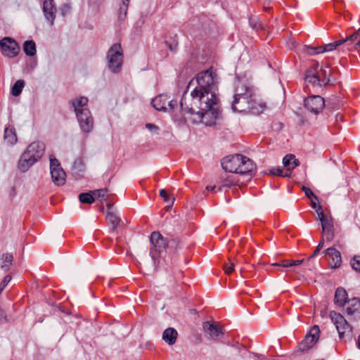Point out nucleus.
I'll return each mask as SVG.
<instances>
[{
  "label": "nucleus",
  "mask_w": 360,
  "mask_h": 360,
  "mask_svg": "<svg viewBox=\"0 0 360 360\" xmlns=\"http://www.w3.org/2000/svg\"><path fill=\"white\" fill-rule=\"evenodd\" d=\"M196 86L190 96H184L180 101L182 112L194 115L193 122H202L207 126L216 124L219 117L217 91V75L210 68L195 77Z\"/></svg>",
  "instance_id": "nucleus-1"
},
{
  "label": "nucleus",
  "mask_w": 360,
  "mask_h": 360,
  "mask_svg": "<svg viewBox=\"0 0 360 360\" xmlns=\"http://www.w3.org/2000/svg\"><path fill=\"white\" fill-rule=\"evenodd\" d=\"M265 107L264 103L256 101L255 88L249 81H238L231 101V108L233 111L259 115Z\"/></svg>",
  "instance_id": "nucleus-2"
},
{
  "label": "nucleus",
  "mask_w": 360,
  "mask_h": 360,
  "mask_svg": "<svg viewBox=\"0 0 360 360\" xmlns=\"http://www.w3.org/2000/svg\"><path fill=\"white\" fill-rule=\"evenodd\" d=\"M222 168L227 172L252 176L256 169V165L248 158L236 154L224 158L221 161Z\"/></svg>",
  "instance_id": "nucleus-3"
},
{
  "label": "nucleus",
  "mask_w": 360,
  "mask_h": 360,
  "mask_svg": "<svg viewBox=\"0 0 360 360\" xmlns=\"http://www.w3.org/2000/svg\"><path fill=\"white\" fill-rule=\"evenodd\" d=\"M45 144L41 141L31 143L21 155L18 161V169L25 172L27 171L35 162L39 161L44 154Z\"/></svg>",
  "instance_id": "nucleus-4"
},
{
  "label": "nucleus",
  "mask_w": 360,
  "mask_h": 360,
  "mask_svg": "<svg viewBox=\"0 0 360 360\" xmlns=\"http://www.w3.org/2000/svg\"><path fill=\"white\" fill-rule=\"evenodd\" d=\"M150 255L155 265L159 263V259L163 252L167 248V240L159 232L154 231L151 233Z\"/></svg>",
  "instance_id": "nucleus-5"
},
{
  "label": "nucleus",
  "mask_w": 360,
  "mask_h": 360,
  "mask_svg": "<svg viewBox=\"0 0 360 360\" xmlns=\"http://www.w3.org/2000/svg\"><path fill=\"white\" fill-rule=\"evenodd\" d=\"M108 68L113 73L120 71L123 63V51L120 44H113L107 53Z\"/></svg>",
  "instance_id": "nucleus-6"
},
{
  "label": "nucleus",
  "mask_w": 360,
  "mask_h": 360,
  "mask_svg": "<svg viewBox=\"0 0 360 360\" xmlns=\"http://www.w3.org/2000/svg\"><path fill=\"white\" fill-rule=\"evenodd\" d=\"M330 317L336 327L340 339L344 338L352 339L354 337L352 326L342 315L333 311L330 312Z\"/></svg>",
  "instance_id": "nucleus-7"
},
{
  "label": "nucleus",
  "mask_w": 360,
  "mask_h": 360,
  "mask_svg": "<svg viewBox=\"0 0 360 360\" xmlns=\"http://www.w3.org/2000/svg\"><path fill=\"white\" fill-rule=\"evenodd\" d=\"M50 173L53 182L57 186H62L65 183L66 174L58 160L53 156L50 155Z\"/></svg>",
  "instance_id": "nucleus-8"
},
{
  "label": "nucleus",
  "mask_w": 360,
  "mask_h": 360,
  "mask_svg": "<svg viewBox=\"0 0 360 360\" xmlns=\"http://www.w3.org/2000/svg\"><path fill=\"white\" fill-rule=\"evenodd\" d=\"M152 105L157 110L170 112L177 106V101L170 100L167 95L161 94L153 99Z\"/></svg>",
  "instance_id": "nucleus-9"
},
{
  "label": "nucleus",
  "mask_w": 360,
  "mask_h": 360,
  "mask_svg": "<svg viewBox=\"0 0 360 360\" xmlns=\"http://www.w3.org/2000/svg\"><path fill=\"white\" fill-rule=\"evenodd\" d=\"M2 53L8 58H13L18 55L20 47L16 41L11 38L5 37L0 41Z\"/></svg>",
  "instance_id": "nucleus-10"
},
{
  "label": "nucleus",
  "mask_w": 360,
  "mask_h": 360,
  "mask_svg": "<svg viewBox=\"0 0 360 360\" xmlns=\"http://www.w3.org/2000/svg\"><path fill=\"white\" fill-rule=\"evenodd\" d=\"M304 104L309 112L317 115L323 110L325 101L321 96H312L304 99Z\"/></svg>",
  "instance_id": "nucleus-11"
},
{
  "label": "nucleus",
  "mask_w": 360,
  "mask_h": 360,
  "mask_svg": "<svg viewBox=\"0 0 360 360\" xmlns=\"http://www.w3.org/2000/svg\"><path fill=\"white\" fill-rule=\"evenodd\" d=\"M79 124L82 131L90 132L94 127V119L89 109H84L82 112L76 114Z\"/></svg>",
  "instance_id": "nucleus-12"
},
{
  "label": "nucleus",
  "mask_w": 360,
  "mask_h": 360,
  "mask_svg": "<svg viewBox=\"0 0 360 360\" xmlns=\"http://www.w3.org/2000/svg\"><path fill=\"white\" fill-rule=\"evenodd\" d=\"M320 330L318 326L312 327L309 333L306 335L304 339L299 345V349L302 352L311 348L319 338Z\"/></svg>",
  "instance_id": "nucleus-13"
},
{
  "label": "nucleus",
  "mask_w": 360,
  "mask_h": 360,
  "mask_svg": "<svg viewBox=\"0 0 360 360\" xmlns=\"http://www.w3.org/2000/svg\"><path fill=\"white\" fill-rule=\"evenodd\" d=\"M304 79L306 82L314 85L321 86L327 84L326 79H321L319 76L318 64H316L314 66L310 68L306 71Z\"/></svg>",
  "instance_id": "nucleus-14"
},
{
  "label": "nucleus",
  "mask_w": 360,
  "mask_h": 360,
  "mask_svg": "<svg viewBox=\"0 0 360 360\" xmlns=\"http://www.w3.org/2000/svg\"><path fill=\"white\" fill-rule=\"evenodd\" d=\"M360 34V28L357 30L355 32H354L352 35L346 37L345 39H342L340 40L335 41L333 43H330L326 44L324 46H319V51L321 53L331 51L337 49V47L342 45L345 43H347L354 39L358 38Z\"/></svg>",
  "instance_id": "nucleus-15"
},
{
  "label": "nucleus",
  "mask_w": 360,
  "mask_h": 360,
  "mask_svg": "<svg viewBox=\"0 0 360 360\" xmlns=\"http://www.w3.org/2000/svg\"><path fill=\"white\" fill-rule=\"evenodd\" d=\"M345 311L347 315L352 316L354 319H360V298L354 297L348 300Z\"/></svg>",
  "instance_id": "nucleus-16"
},
{
  "label": "nucleus",
  "mask_w": 360,
  "mask_h": 360,
  "mask_svg": "<svg viewBox=\"0 0 360 360\" xmlns=\"http://www.w3.org/2000/svg\"><path fill=\"white\" fill-rule=\"evenodd\" d=\"M203 330L210 339L216 340L220 335L223 334L221 328L217 324L205 321L202 325Z\"/></svg>",
  "instance_id": "nucleus-17"
},
{
  "label": "nucleus",
  "mask_w": 360,
  "mask_h": 360,
  "mask_svg": "<svg viewBox=\"0 0 360 360\" xmlns=\"http://www.w3.org/2000/svg\"><path fill=\"white\" fill-rule=\"evenodd\" d=\"M56 9L53 6V0H45L43 4V12L46 20L52 25L55 19Z\"/></svg>",
  "instance_id": "nucleus-18"
},
{
  "label": "nucleus",
  "mask_w": 360,
  "mask_h": 360,
  "mask_svg": "<svg viewBox=\"0 0 360 360\" xmlns=\"http://www.w3.org/2000/svg\"><path fill=\"white\" fill-rule=\"evenodd\" d=\"M324 253L330 257V265L331 268L336 269L340 267L342 263L340 252L334 248H329L324 251Z\"/></svg>",
  "instance_id": "nucleus-19"
},
{
  "label": "nucleus",
  "mask_w": 360,
  "mask_h": 360,
  "mask_svg": "<svg viewBox=\"0 0 360 360\" xmlns=\"http://www.w3.org/2000/svg\"><path fill=\"white\" fill-rule=\"evenodd\" d=\"M321 226L323 236L326 238V240L327 242L332 241L335 237L333 219L328 221H323Z\"/></svg>",
  "instance_id": "nucleus-20"
},
{
  "label": "nucleus",
  "mask_w": 360,
  "mask_h": 360,
  "mask_svg": "<svg viewBox=\"0 0 360 360\" xmlns=\"http://www.w3.org/2000/svg\"><path fill=\"white\" fill-rule=\"evenodd\" d=\"M178 332L174 328H167L162 333L163 340L169 345H173L176 341Z\"/></svg>",
  "instance_id": "nucleus-21"
},
{
  "label": "nucleus",
  "mask_w": 360,
  "mask_h": 360,
  "mask_svg": "<svg viewBox=\"0 0 360 360\" xmlns=\"http://www.w3.org/2000/svg\"><path fill=\"white\" fill-rule=\"evenodd\" d=\"M88 101V98L84 96H80L77 98L72 100L70 103L72 108H74L75 114L79 113V112H82L84 109H88L86 108Z\"/></svg>",
  "instance_id": "nucleus-22"
},
{
  "label": "nucleus",
  "mask_w": 360,
  "mask_h": 360,
  "mask_svg": "<svg viewBox=\"0 0 360 360\" xmlns=\"http://www.w3.org/2000/svg\"><path fill=\"white\" fill-rule=\"evenodd\" d=\"M347 292L343 288H338L335 293L334 301L335 303L339 307L347 305Z\"/></svg>",
  "instance_id": "nucleus-23"
},
{
  "label": "nucleus",
  "mask_w": 360,
  "mask_h": 360,
  "mask_svg": "<svg viewBox=\"0 0 360 360\" xmlns=\"http://www.w3.org/2000/svg\"><path fill=\"white\" fill-rule=\"evenodd\" d=\"M4 139L7 144L14 145L16 143L18 139L13 127L9 126L5 129Z\"/></svg>",
  "instance_id": "nucleus-24"
},
{
  "label": "nucleus",
  "mask_w": 360,
  "mask_h": 360,
  "mask_svg": "<svg viewBox=\"0 0 360 360\" xmlns=\"http://www.w3.org/2000/svg\"><path fill=\"white\" fill-rule=\"evenodd\" d=\"M283 164L287 167L288 170H291L299 166L300 162L294 155L288 154L283 158Z\"/></svg>",
  "instance_id": "nucleus-25"
},
{
  "label": "nucleus",
  "mask_w": 360,
  "mask_h": 360,
  "mask_svg": "<svg viewBox=\"0 0 360 360\" xmlns=\"http://www.w3.org/2000/svg\"><path fill=\"white\" fill-rule=\"evenodd\" d=\"M106 219L112 226V231H114L120 224V217L113 212L108 211L106 214Z\"/></svg>",
  "instance_id": "nucleus-26"
},
{
  "label": "nucleus",
  "mask_w": 360,
  "mask_h": 360,
  "mask_svg": "<svg viewBox=\"0 0 360 360\" xmlns=\"http://www.w3.org/2000/svg\"><path fill=\"white\" fill-rule=\"evenodd\" d=\"M23 51L27 56H34L37 52L35 43L32 40L26 41L23 44Z\"/></svg>",
  "instance_id": "nucleus-27"
},
{
  "label": "nucleus",
  "mask_w": 360,
  "mask_h": 360,
  "mask_svg": "<svg viewBox=\"0 0 360 360\" xmlns=\"http://www.w3.org/2000/svg\"><path fill=\"white\" fill-rule=\"evenodd\" d=\"M25 81L22 79L16 81L11 88V94L14 96H20L25 86Z\"/></svg>",
  "instance_id": "nucleus-28"
},
{
  "label": "nucleus",
  "mask_w": 360,
  "mask_h": 360,
  "mask_svg": "<svg viewBox=\"0 0 360 360\" xmlns=\"http://www.w3.org/2000/svg\"><path fill=\"white\" fill-rule=\"evenodd\" d=\"M108 190L107 188H101L93 191L92 193L94 194L95 199L96 198L103 202L108 200Z\"/></svg>",
  "instance_id": "nucleus-29"
},
{
  "label": "nucleus",
  "mask_w": 360,
  "mask_h": 360,
  "mask_svg": "<svg viewBox=\"0 0 360 360\" xmlns=\"http://www.w3.org/2000/svg\"><path fill=\"white\" fill-rule=\"evenodd\" d=\"M2 259H4V262L1 267L4 271H7L12 264L13 257L11 254L6 253L2 255Z\"/></svg>",
  "instance_id": "nucleus-30"
},
{
  "label": "nucleus",
  "mask_w": 360,
  "mask_h": 360,
  "mask_svg": "<svg viewBox=\"0 0 360 360\" xmlns=\"http://www.w3.org/2000/svg\"><path fill=\"white\" fill-rule=\"evenodd\" d=\"M79 200L82 203L92 204L95 201V198L92 191L91 193H82L79 195Z\"/></svg>",
  "instance_id": "nucleus-31"
},
{
  "label": "nucleus",
  "mask_w": 360,
  "mask_h": 360,
  "mask_svg": "<svg viewBox=\"0 0 360 360\" xmlns=\"http://www.w3.org/2000/svg\"><path fill=\"white\" fill-rule=\"evenodd\" d=\"M167 248L176 252L178 249L181 248V243L178 238H171L167 240Z\"/></svg>",
  "instance_id": "nucleus-32"
},
{
  "label": "nucleus",
  "mask_w": 360,
  "mask_h": 360,
  "mask_svg": "<svg viewBox=\"0 0 360 360\" xmlns=\"http://www.w3.org/2000/svg\"><path fill=\"white\" fill-rule=\"evenodd\" d=\"M128 10V3L122 2L120 5V9H119V14H118V18L120 20H123L127 13Z\"/></svg>",
  "instance_id": "nucleus-33"
},
{
  "label": "nucleus",
  "mask_w": 360,
  "mask_h": 360,
  "mask_svg": "<svg viewBox=\"0 0 360 360\" xmlns=\"http://www.w3.org/2000/svg\"><path fill=\"white\" fill-rule=\"evenodd\" d=\"M350 264L354 271L360 272V256H354L350 262Z\"/></svg>",
  "instance_id": "nucleus-34"
},
{
  "label": "nucleus",
  "mask_w": 360,
  "mask_h": 360,
  "mask_svg": "<svg viewBox=\"0 0 360 360\" xmlns=\"http://www.w3.org/2000/svg\"><path fill=\"white\" fill-rule=\"evenodd\" d=\"M235 262L229 259V262L224 264V270L226 274H230L234 271Z\"/></svg>",
  "instance_id": "nucleus-35"
},
{
  "label": "nucleus",
  "mask_w": 360,
  "mask_h": 360,
  "mask_svg": "<svg viewBox=\"0 0 360 360\" xmlns=\"http://www.w3.org/2000/svg\"><path fill=\"white\" fill-rule=\"evenodd\" d=\"M237 184V181L233 178V176H227L223 180V186L230 187L233 185H236Z\"/></svg>",
  "instance_id": "nucleus-36"
},
{
  "label": "nucleus",
  "mask_w": 360,
  "mask_h": 360,
  "mask_svg": "<svg viewBox=\"0 0 360 360\" xmlns=\"http://www.w3.org/2000/svg\"><path fill=\"white\" fill-rule=\"evenodd\" d=\"M304 49L306 53L311 56L321 53V51H319V46L314 47L311 46H305Z\"/></svg>",
  "instance_id": "nucleus-37"
},
{
  "label": "nucleus",
  "mask_w": 360,
  "mask_h": 360,
  "mask_svg": "<svg viewBox=\"0 0 360 360\" xmlns=\"http://www.w3.org/2000/svg\"><path fill=\"white\" fill-rule=\"evenodd\" d=\"M302 191L304 192L305 195L309 198V199H315L316 201H318V198L314 195V193L312 192V191L307 187L303 186Z\"/></svg>",
  "instance_id": "nucleus-38"
},
{
  "label": "nucleus",
  "mask_w": 360,
  "mask_h": 360,
  "mask_svg": "<svg viewBox=\"0 0 360 360\" xmlns=\"http://www.w3.org/2000/svg\"><path fill=\"white\" fill-rule=\"evenodd\" d=\"M319 76L321 77V79H326V81H327V84L330 82V71H327L326 69H323V68H321L320 69V70H319Z\"/></svg>",
  "instance_id": "nucleus-39"
},
{
  "label": "nucleus",
  "mask_w": 360,
  "mask_h": 360,
  "mask_svg": "<svg viewBox=\"0 0 360 360\" xmlns=\"http://www.w3.org/2000/svg\"><path fill=\"white\" fill-rule=\"evenodd\" d=\"M11 280V276L10 275L6 276L3 281L0 283V294L2 292V291L4 290L6 286L8 284V283Z\"/></svg>",
  "instance_id": "nucleus-40"
},
{
  "label": "nucleus",
  "mask_w": 360,
  "mask_h": 360,
  "mask_svg": "<svg viewBox=\"0 0 360 360\" xmlns=\"http://www.w3.org/2000/svg\"><path fill=\"white\" fill-rule=\"evenodd\" d=\"M146 128L153 133L158 134L159 127L154 124L147 123L146 124Z\"/></svg>",
  "instance_id": "nucleus-41"
},
{
  "label": "nucleus",
  "mask_w": 360,
  "mask_h": 360,
  "mask_svg": "<svg viewBox=\"0 0 360 360\" xmlns=\"http://www.w3.org/2000/svg\"><path fill=\"white\" fill-rule=\"evenodd\" d=\"M166 44L167 45L168 48L172 51H176V49L178 46V42L176 39H173L172 41H171V42H169V41H167Z\"/></svg>",
  "instance_id": "nucleus-42"
},
{
  "label": "nucleus",
  "mask_w": 360,
  "mask_h": 360,
  "mask_svg": "<svg viewBox=\"0 0 360 360\" xmlns=\"http://www.w3.org/2000/svg\"><path fill=\"white\" fill-rule=\"evenodd\" d=\"M270 174L272 175H277L282 176L283 175V169L281 167L272 168L270 170Z\"/></svg>",
  "instance_id": "nucleus-43"
},
{
  "label": "nucleus",
  "mask_w": 360,
  "mask_h": 360,
  "mask_svg": "<svg viewBox=\"0 0 360 360\" xmlns=\"http://www.w3.org/2000/svg\"><path fill=\"white\" fill-rule=\"evenodd\" d=\"M273 265L283 267H290V260H282L278 263H275Z\"/></svg>",
  "instance_id": "nucleus-44"
},
{
  "label": "nucleus",
  "mask_w": 360,
  "mask_h": 360,
  "mask_svg": "<svg viewBox=\"0 0 360 360\" xmlns=\"http://www.w3.org/2000/svg\"><path fill=\"white\" fill-rule=\"evenodd\" d=\"M318 217L319 219L321 221V224H323V221H328V220L331 219V217H327L325 216L323 212H318Z\"/></svg>",
  "instance_id": "nucleus-45"
},
{
  "label": "nucleus",
  "mask_w": 360,
  "mask_h": 360,
  "mask_svg": "<svg viewBox=\"0 0 360 360\" xmlns=\"http://www.w3.org/2000/svg\"><path fill=\"white\" fill-rule=\"evenodd\" d=\"M356 39H357V38L356 39H352V40H351V41H348L347 43L343 44L342 45H345V46L347 48V49L348 51L355 50L354 49V44H355L354 41H356Z\"/></svg>",
  "instance_id": "nucleus-46"
},
{
  "label": "nucleus",
  "mask_w": 360,
  "mask_h": 360,
  "mask_svg": "<svg viewBox=\"0 0 360 360\" xmlns=\"http://www.w3.org/2000/svg\"><path fill=\"white\" fill-rule=\"evenodd\" d=\"M160 195L164 198V200L165 201H168L169 200V196L167 193V191L165 190V189H162L160 191Z\"/></svg>",
  "instance_id": "nucleus-47"
},
{
  "label": "nucleus",
  "mask_w": 360,
  "mask_h": 360,
  "mask_svg": "<svg viewBox=\"0 0 360 360\" xmlns=\"http://www.w3.org/2000/svg\"><path fill=\"white\" fill-rule=\"evenodd\" d=\"M245 354H247L248 357L251 359L253 358L254 359H259L260 358L264 359V356H259L256 354H250L249 352H246Z\"/></svg>",
  "instance_id": "nucleus-48"
},
{
  "label": "nucleus",
  "mask_w": 360,
  "mask_h": 360,
  "mask_svg": "<svg viewBox=\"0 0 360 360\" xmlns=\"http://www.w3.org/2000/svg\"><path fill=\"white\" fill-rule=\"evenodd\" d=\"M303 262H304V259L292 260V261H290V264H291V266H298V265L302 264Z\"/></svg>",
  "instance_id": "nucleus-49"
},
{
  "label": "nucleus",
  "mask_w": 360,
  "mask_h": 360,
  "mask_svg": "<svg viewBox=\"0 0 360 360\" xmlns=\"http://www.w3.org/2000/svg\"><path fill=\"white\" fill-rule=\"evenodd\" d=\"M321 250V248H319V246L316 247V250H314V252H313V254L309 257L308 258V260L311 259V258L314 257L316 255H317V254L320 252V250Z\"/></svg>",
  "instance_id": "nucleus-50"
},
{
  "label": "nucleus",
  "mask_w": 360,
  "mask_h": 360,
  "mask_svg": "<svg viewBox=\"0 0 360 360\" xmlns=\"http://www.w3.org/2000/svg\"><path fill=\"white\" fill-rule=\"evenodd\" d=\"M311 200V206L313 207V208H316L318 206V202H319V200L316 201L315 199L312 198V199H310Z\"/></svg>",
  "instance_id": "nucleus-51"
},
{
  "label": "nucleus",
  "mask_w": 360,
  "mask_h": 360,
  "mask_svg": "<svg viewBox=\"0 0 360 360\" xmlns=\"http://www.w3.org/2000/svg\"><path fill=\"white\" fill-rule=\"evenodd\" d=\"M326 240V238L325 237H322V239L321 240V241L319 242L318 246L319 247V248H323V245H324V240Z\"/></svg>",
  "instance_id": "nucleus-52"
},
{
  "label": "nucleus",
  "mask_w": 360,
  "mask_h": 360,
  "mask_svg": "<svg viewBox=\"0 0 360 360\" xmlns=\"http://www.w3.org/2000/svg\"><path fill=\"white\" fill-rule=\"evenodd\" d=\"M290 174H291V172H290V170H288V169H287V172H286L285 173H284V172H283V175H282V176H283V177H288V176H290Z\"/></svg>",
  "instance_id": "nucleus-53"
},
{
  "label": "nucleus",
  "mask_w": 360,
  "mask_h": 360,
  "mask_svg": "<svg viewBox=\"0 0 360 360\" xmlns=\"http://www.w3.org/2000/svg\"><path fill=\"white\" fill-rule=\"evenodd\" d=\"M360 47V39L354 44V49H358Z\"/></svg>",
  "instance_id": "nucleus-54"
},
{
  "label": "nucleus",
  "mask_w": 360,
  "mask_h": 360,
  "mask_svg": "<svg viewBox=\"0 0 360 360\" xmlns=\"http://www.w3.org/2000/svg\"><path fill=\"white\" fill-rule=\"evenodd\" d=\"M315 209H316L317 214H318V212H323L322 206L321 205H318L317 207H316Z\"/></svg>",
  "instance_id": "nucleus-55"
},
{
  "label": "nucleus",
  "mask_w": 360,
  "mask_h": 360,
  "mask_svg": "<svg viewBox=\"0 0 360 360\" xmlns=\"http://www.w3.org/2000/svg\"><path fill=\"white\" fill-rule=\"evenodd\" d=\"M106 207L108 208V211H112V205L111 203H107Z\"/></svg>",
  "instance_id": "nucleus-56"
},
{
  "label": "nucleus",
  "mask_w": 360,
  "mask_h": 360,
  "mask_svg": "<svg viewBox=\"0 0 360 360\" xmlns=\"http://www.w3.org/2000/svg\"><path fill=\"white\" fill-rule=\"evenodd\" d=\"M214 188H215V186H207L206 187V189H207V191H213Z\"/></svg>",
  "instance_id": "nucleus-57"
},
{
  "label": "nucleus",
  "mask_w": 360,
  "mask_h": 360,
  "mask_svg": "<svg viewBox=\"0 0 360 360\" xmlns=\"http://www.w3.org/2000/svg\"><path fill=\"white\" fill-rule=\"evenodd\" d=\"M358 347L360 349V335L358 339Z\"/></svg>",
  "instance_id": "nucleus-58"
},
{
  "label": "nucleus",
  "mask_w": 360,
  "mask_h": 360,
  "mask_svg": "<svg viewBox=\"0 0 360 360\" xmlns=\"http://www.w3.org/2000/svg\"><path fill=\"white\" fill-rule=\"evenodd\" d=\"M194 83V79H192L190 83H189V86H191L193 85V84Z\"/></svg>",
  "instance_id": "nucleus-59"
},
{
  "label": "nucleus",
  "mask_w": 360,
  "mask_h": 360,
  "mask_svg": "<svg viewBox=\"0 0 360 360\" xmlns=\"http://www.w3.org/2000/svg\"><path fill=\"white\" fill-rule=\"evenodd\" d=\"M122 2H124V3H128L129 2V0H122Z\"/></svg>",
  "instance_id": "nucleus-60"
}]
</instances>
